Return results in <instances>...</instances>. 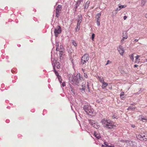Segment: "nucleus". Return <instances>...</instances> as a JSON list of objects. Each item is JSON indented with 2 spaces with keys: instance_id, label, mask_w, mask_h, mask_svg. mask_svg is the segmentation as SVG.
<instances>
[{
  "instance_id": "obj_1",
  "label": "nucleus",
  "mask_w": 147,
  "mask_h": 147,
  "mask_svg": "<svg viewBox=\"0 0 147 147\" xmlns=\"http://www.w3.org/2000/svg\"><path fill=\"white\" fill-rule=\"evenodd\" d=\"M83 79L82 78L80 77V74L78 73L76 76L69 78V81L71 83L74 85H78L80 80Z\"/></svg>"
},
{
  "instance_id": "obj_2",
  "label": "nucleus",
  "mask_w": 147,
  "mask_h": 147,
  "mask_svg": "<svg viewBox=\"0 0 147 147\" xmlns=\"http://www.w3.org/2000/svg\"><path fill=\"white\" fill-rule=\"evenodd\" d=\"M101 122L103 126L104 127L108 129H112L114 126H115L114 124V123L109 120H107L106 119H102Z\"/></svg>"
},
{
  "instance_id": "obj_3",
  "label": "nucleus",
  "mask_w": 147,
  "mask_h": 147,
  "mask_svg": "<svg viewBox=\"0 0 147 147\" xmlns=\"http://www.w3.org/2000/svg\"><path fill=\"white\" fill-rule=\"evenodd\" d=\"M83 109L85 112L89 115L93 116L95 114V112H94V110L90 105H84L83 107Z\"/></svg>"
},
{
  "instance_id": "obj_4",
  "label": "nucleus",
  "mask_w": 147,
  "mask_h": 147,
  "mask_svg": "<svg viewBox=\"0 0 147 147\" xmlns=\"http://www.w3.org/2000/svg\"><path fill=\"white\" fill-rule=\"evenodd\" d=\"M89 59V55L87 54H84L82 57L81 63L83 65L86 63Z\"/></svg>"
},
{
  "instance_id": "obj_5",
  "label": "nucleus",
  "mask_w": 147,
  "mask_h": 147,
  "mask_svg": "<svg viewBox=\"0 0 147 147\" xmlns=\"http://www.w3.org/2000/svg\"><path fill=\"white\" fill-rule=\"evenodd\" d=\"M62 30L61 27L59 26H57L55 28L54 33L55 36L57 37L58 36L61 32Z\"/></svg>"
},
{
  "instance_id": "obj_6",
  "label": "nucleus",
  "mask_w": 147,
  "mask_h": 147,
  "mask_svg": "<svg viewBox=\"0 0 147 147\" xmlns=\"http://www.w3.org/2000/svg\"><path fill=\"white\" fill-rule=\"evenodd\" d=\"M88 121L89 123L92 125L94 127L96 128H98L100 127V126L99 125L95 123L94 121L91 119H89Z\"/></svg>"
},
{
  "instance_id": "obj_7",
  "label": "nucleus",
  "mask_w": 147,
  "mask_h": 147,
  "mask_svg": "<svg viewBox=\"0 0 147 147\" xmlns=\"http://www.w3.org/2000/svg\"><path fill=\"white\" fill-rule=\"evenodd\" d=\"M56 46L57 47L56 50L57 51H59L61 53H62L64 50L63 46L62 45H60L59 47L58 43H56Z\"/></svg>"
},
{
  "instance_id": "obj_8",
  "label": "nucleus",
  "mask_w": 147,
  "mask_h": 147,
  "mask_svg": "<svg viewBox=\"0 0 147 147\" xmlns=\"http://www.w3.org/2000/svg\"><path fill=\"white\" fill-rule=\"evenodd\" d=\"M101 16L100 13H98L96 16V19L97 25L99 26L100 25V19Z\"/></svg>"
},
{
  "instance_id": "obj_9",
  "label": "nucleus",
  "mask_w": 147,
  "mask_h": 147,
  "mask_svg": "<svg viewBox=\"0 0 147 147\" xmlns=\"http://www.w3.org/2000/svg\"><path fill=\"white\" fill-rule=\"evenodd\" d=\"M117 49L120 54L121 55H123L124 52V50L122 46L121 45H119L117 48Z\"/></svg>"
},
{
  "instance_id": "obj_10",
  "label": "nucleus",
  "mask_w": 147,
  "mask_h": 147,
  "mask_svg": "<svg viewBox=\"0 0 147 147\" xmlns=\"http://www.w3.org/2000/svg\"><path fill=\"white\" fill-rule=\"evenodd\" d=\"M82 19V17L81 15H78L77 20L78 23H80L81 22Z\"/></svg>"
},
{
  "instance_id": "obj_11",
  "label": "nucleus",
  "mask_w": 147,
  "mask_h": 147,
  "mask_svg": "<svg viewBox=\"0 0 147 147\" xmlns=\"http://www.w3.org/2000/svg\"><path fill=\"white\" fill-rule=\"evenodd\" d=\"M69 90L71 93L73 94H75V91L74 89V88L72 86H70L69 88Z\"/></svg>"
},
{
  "instance_id": "obj_12",
  "label": "nucleus",
  "mask_w": 147,
  "mask_h": 147,
  "mask_svg": "<svg viewBox=\"0 0 147 147\" xmlns=\"http://www.w3.org/2000/svg\"><path fill=\"white\" fill-rule=\"evenodd\" d=\"M139 119L144 122H146V121L143 120H146V121H147V119L144 118V116L142 115H140L139 116Z\"/></svg>"
},
{
  "instance_id": "obj_13",
  "label": "nucleus",
  "mask_w": 147,
  "mask_h": 147,
  "mask_svg": "<svg viewBox=\"0 0 147 147\" xmlns=\"http://www.w3.org/2000/svg\"><path fill=\"white\" fill-rule=\"evenodd\" d=\"M102 85L101 86L102 88L103 89L105 88L107 86H108V84L107 83H106L105 82H104L102 83Z\"/></svg>"
},
{
  "instance_id": "obj_14",
  "label": "nucleus",
  "mask_w": 147,
  "mask_h": 147,
  "mask_svg": "<svg viewBox=\"0 0 147 147\" xmlns=\"http://www.w3.org/2000/svg\"><path fill=\"white\" fill-rule=\"evenodd\" d=\"M143 136L141 134H139L136 136L137 138L141 140H143Z\"/></svg>"
},
{
  "instance_id": "obj_15",
  "label": "nucleus",
  "mask_w": 147,
  "mask_h": 147,
  "mask_svg": "<svg viewBox=\"0 0 147 147\" xmlns=\"http://www.w3.org/2000/svg\"><path fill=\"white\" fill-rule=\"evenodd\" d=\"M98 78L99 81L100 82L102 83L104 82V79L103 77L102 76H98Z\"/></svg>"
},
{
  "instance_id": "obj_16",
  "label": "nucleus",
  "mask_w": 147,
  "mask_h": 147,
  "mask_svg": "<svg viewBox=\"0 0 147 147\" xmlns=\"http://www.w3.org/2000/svg\"><path fill=\"white\" fill-rule=\"evenodd\" d=\"M135 107L133 105L132 106H129L128 109V110H131V111H134L135 110Z\"/></svg>"
},
{
  "instance_id": "obj_17",
  "label": "nucleus",
  "mask_w": 147,
  "mask_h": 147,
  "mask_svg": "<svg viewBox=\"0 0 147 147\" xmlns=\"http://www.w3.org/2000/svg\"><path fill=\"white\" fill-rule=\"evenodd\" d=\"M124 92H122L120 95L121 98L122 99H124Z\"/></svg>"
},
{
  "instance_id": "obj_18",
  "label": "nucleus",
  "mask_w": 147,
  "mask_h": 147,
  "mask_svg": "<svg viewBox=\"0 0 147 147\" xmlns=\"http://www.w3.org/2000/svg\"><path fill=\"white\" fill-rule=\"evenodd\" d=\"M127 38V32H126L125 33H123V38L124 39H126Z\"/></svg>"
},
{
  "instance_id": "obj_19",
  "label": "nucleus",
  "mask_w": 147,
  "mask_h": 147,
  "mask_svg": "<svg viewBox=\"0 0 147 147\" xmlns=\"http://www.w3.org/2000/svg\"><path fill=\"white\" fill-rule=\"evenodd\" d=\"M118 6L121 9L122 8H125L126 7V5H122L120 4H119L118 5Z\"/></svg>"
},
{
  "instance_id": "obj_20",
  "label": "nucleus",
  "mask_w": 147,
  "mask_h": 147,
  "mask_svg": "<svg viewBox=\"0 0 147 147\" xmlns=\"http://www.w3.org/2000/svg\"><path fill=\"white\" fill-rule=\"evenodd\" d=\"M53 68H54V72L56 74V76H57L58 77V78L59 79V80H59V77H60V76H59V74H58V72L56 71L55 70V68H54L53 67Z\"/></svg>"
},
{
  "instance_id": "obj_21",
  "label": "nucleus",
  "mask_w": 147,
  "mask_h": 147,
  "mask_svg": "<svg viewBox=\"0 0 147 147\" xmlns=\"http://www.w3.org/2000/svg\"><path fill=\"white\" fill-rule=\"evenodd\" d=\"M89 3H90V2L88 1H87L86 2V3L85 4V6H84L85 9H87L88 7V6L89 4Z\"/></svg>"
},
{
  "instance_id": "obj_22",
  "label": "nucleus",
  "mask_w": 147,
  "mask_h": 147,
  "mask_svg": "<svg viewBox=\"0 0 147 147\" xmlns=\"http://www.w3.org/2000/svg\"><path fill=\"white\" fill-rule=\"evenodd\" d=\"M94 135L98 139H99L100 138V136L99 134H98L97 133H94Z\"/></svg>"
},
{
  "instance_id": "obj_23",
  "label": "nucleus",
  "mask_w": 147,
  "mask_h": 147,
  "mask_svg": "<svg viewBox=\"0 0 147 147\" xmlns=\"http://www.w3.org/2000/svg\"><path fill=\"white\" fill-rule=\"evenodd\" d=\"M147 0H142L141 2V5L142 6L144 5L146 2Z\"/></svg>"
},
{
  "instance_id": "obj_24",
  "label": "nucleus",
  "mask_w": 147,
  "mask_h": 147,
  "mask_svg": "<svg viewBox=\"0 0 147 147\" xmlns=\"http://www.w3.org/2000/svg\"><path fill=\"white\" fill-rule=\"evenodd\" d=\"M143 140L146 141L147 140V136L144 135L143 136Z\"/></svg>"
},
{
  "instance_id": "obj_25",
  "label": "nucleus",
  "mask_w": 147,
  "mask_h": 147,
  "mask_svg": "<svg viewBox=\"0 0 147 147\" xmlns=\"http://www.w3.org/2000/svg\"><path fill=\"white\" fill-rule=\"evenodd\" d=\"M80 24L78 23L77 25V26L76 28V30L77 31V29H78L79 30L80 28Z\"/></svg>"
},
{
  "instance_id": "obj_26",
  "label": "nucleus",
  "mask_w": 147,
  "mask_h": 147,
  "mask_svg": "<svg viewBox=\"0 0 147 147\" xmlns=\"http://www.w3.org/2000/svg\"><path fill=\"white\" fill-rule=\"evenodd\" d=\"M91 84V82L90 81H89L88 82H87V87L88 89H89L90 87L89 86Z\"/></svg>"
},
{
  "instance_id": "obj_27",
  "label": "nucleus",
  "mask_w": 147,
  "mask_h": 147,
  "mask_svg": "<svg viewBox=\"0 0 147 147\" xmlns=\"http://www.w3.org/2000/svg\"><path fill=\"white\" fill-rule=\"evenodd\" d=\"M61 8H56V12L60 13V11H61Z\"/></svg>"
},
{
  "instance_id": "obj_28",
  "label": "nucleus",
  "mask_w": 147,
  "mask_h": 147,
  "mask_svg": "<svg viewBox=\"0 0 147 147\" xmlns=\"http://www.w3.org/2000/svg\"><path fill=\"white\" fill-rule=\"evenodd\" d=\"M72 43L73 45L75 46H76L77 45V44L76 43L75 41L74 40H72Z\"/></svg>"
},
{
  "instance_id": "obj_29",
  "label": "nucleus",
  "mask_w": 147,
  "mask_h": 147,
  "mask_svg": "<svg viewBox=\"0 0 147 147\" xmlns=\"http://www.w3.org/2000/svg\"><path fill=\"white\" fill-rule=\"evenodd\" d=\"M80 3H81L79 1V0L77 1V3H76L77 6L76 7V8H77V6H79Z\"/></svg>"
},
{
  "instance_id": "obj_30",
  "label": "nucleus",
  "mask_w": 147,
  "mask_h": 147,
  "mask_svg": "<svg viewBox=\"0 0 147 147\" xmlns=\"http://www.w3.org/2000/svg\"><path fill=\"white\" fill-rule=\"evenodd\" d=\"M95 34H93L92 36V40H93L94 38V37Z\"/></svg>"
},
{
  "instance_id": "obj_31",
  "label": "nucleus",
  "mask_w": 147,
  "mask_h": 147,
  "mask_svg": "<svg viewBox=\"0 0 147 147\" xmlns=\"http://www.w3.org/2000/svg\"><path fill=\"white\" fill-rule=\"evenodd\" d=\"M59 14V13L56 12L55 16L58 18V17Z\"/></svg>"
},
{
  "instance_id": "obj_32",
  "label": "nucleus",
  "mask_w": 147,
  "mask_h": 147,
  "mask_svg": "<svg viewBox=\"0 0 147 147\" xmlns=\"http://www.w3.org/2000/svg\"><path fill=\"white\" fill-rule=\"evenodd\" d=\"M124 39L123 38H122V39L121 40V44H123L124 43Z\"/></svg>"
},
{
  "instance_id": "obj_33",
  "label": "nucleus",
  "mask_w": 147,
  "mask_h": 147,
  "mask_svg": "<svg viewBox=\"0 0 147 147\" xmlns=\"http://www.w3.org/2000/svg\"><path fill=\"white\" fill-rule=\"evenodd\" d=\"M105 144L106 146H107L108 147H113V146H111V145H109L108 144H106L105 143Z\"/></svg>"
},
{
  "instance_id": "obj_34",
  "label": "nucleus",
  "mask_w": 147,
  "mask_h": 147,
  "mask_svg": "<svg viewBox=\"0 0 147 147\" xmlns=\"http://www.w3.org/2000/svg\"><path fill=\"white\" fill-rule=\"evenodd\" d=\"M111 63V62L109 60H108L107 61V63H106V64H105V65H107L108 64H109V63Z\"/></svg>"
},
{
  "instance_id": "obj_35",
  "label": "nucleus",
  "mask_w": 147,
  "mask_h": 147,
  "mask_svg": "<svg viewBox=\"0 0 147 147\" xmlns=\"http://www.w3.org/2000/svg\"><path fill=\"white\" fill-rule=\"evenodd\" d=\"M84 76L86 78H87L88 77V76L87 74L85 73H84Z\"/></svg>"
},
{
  "instance_id": "obj_36",
  "label": "nucleus",
  "mask_w": 147,
  "mask_h": 147,
  "mask_svg": "<svg viewBox=\"0 0 147 147\" xmlns=\"http://www.w3.org/2000/svg\"><path fill=\"white\" fill-rule=\"evenodd\" d=\"M62 85L63 87H64V86H65V82H63L62 83Z\"/></svg>"
},
{
  "instance_id": "obj_37",
  "label": "nucleus",
  "mask_w": 147,
  "mask_h": 147,
  "mask_svg": "<svg viewBox=\"0 0 147 147\" xmlns=\"http://www.w3.org/2000/svg\"><path fill=\"white\" fill-rule=\"evenodd\" d=\"M130 59H131V60H133L134 57H133V55H132L130 57Z\"/></svg>"
},
{
  "instance_id": "obj_38",
  "label": "nucleus",
  "mask_w": 147,
  "mask_h": 147,
  "mask_svg": "<svg viewBox=\"0 0 147 147\" xmlns=\"http://www.w3.org/2000/svg\"><path fill=\"white\" fill-rule=\"evenodd\" d=\"M140 57V56H139V55H137V56L136 57V60H139L138 59V58L139 57Z\"/></svg>"
},
{
  "instance_id": "obj_39",
  "label": "nucleus",
  "mask_w": 147,
  "mask_h": 147,
  "mask_svg": "<svg viewBox=\"0 0 147 147\" xmlns=\"http://www.w3.org/2000/svg\"><path fill=\"white\" fill-rule=\"evenodd\" d=\"M61 5H58V6L57 7V8H61Z\"/></svg>"
},
{
  "instance_id": "obj_40",
  "label": "nucleus",
  "mask_w": 147,
  "mask_h": 147,
  "mask_svg": "<svg viewBox=\"0 0 147 147\" xmlns=\"http://www.w3.org/2000/svg\"><path fill=\"white\" fill-rule=\"evenodd\" d=\"M127 18V16H125L123 17V19L124 20H125Z\"/></svg>"
},
{
  "instance_id": "obj_41",
  "label": "nucleus",
  "mask_w": 147,
  "mask_h": 147,
  "mask_svg": "<svg viewBox=\"0 0 147 147\" xmlns=\"http://www.w3.org/2000/svg\"><path fill=\"white\" fill-rule=\"evenodd\" d=\"M120 9H121L120 8H117L116 10V11H118L120 10Z\"/></svg>"
},
{
  "instance_id": "obj_42",
  "label": "nucleus",
  "mask_w": 147,
  "mask_h": 147,
  "mask_svg": "<svg viewBox=\"0 0 147 147\" xmlns=\"http://www.w3.org/2000/svg\"><path fill=\"white\" fill-rule=\"evenodd\" d=\"M131 126L133 128H134L135 127V126L134 125H131Z\"/></svg>"
},
{
  "instance_id": "obj_43",
  "label": "nucleus",
  "mask_w": 147,
  "mask_h": 147,
  "mask_svg": "<svg viewBox=\"0 0 147 147\" xmlns=\"http://www.w3.org/2000/svg\"><path fill=\"white\" fill-rule=\"evenodd\" d=\"M138 40L136 39L134 40V42H138Z\"/></svg>"
},
{
  "instance_id": "obj_44",
  "label": "nucleus",
  "mask_w": 147,
  "mask_h": 147,
  "mask_svg": "<svg viewBox=\"0 0 147 147\" xmlns=\"http://www.w3.org/2000/svg\"><path fill=\"white\" fill-rule=\"evenodd\" d=\"M138 65H134V67H138Z\"/></svg>"
},
{
  "instance_id": "obj_45",
  "label": "nucleus",
  "mask_w": 147,
  "mask_h": 147,
  "mask_svg": "<svg viewBox=\"0 0 147 147\" xmlns=\"http://www.w3.org/2000/svg\"><path fill=\"white\" fill-rule=\"evenodd\" d=\"M83 0H79V1L81 3V2H83Z\"/></svg>"
},
{
  "instance_id": "obj_46",
  "label": "nucleus",
  "mask_w": 147,
  "mask_h": 147,
  "mask_svg": "<svg viewBox=\"0 0 147 147\" xmlns=\"http://www.w3.org/2000/svg\"><path fill=\"white\" fill-rule=\"evenodd\" d=\"M96 102H97V103H100V101H99L98 100H97L96 101Z\"/></svg>"
},
{
  "instance_id": "obj_47",
  "label": "nucleus",
  "mask_w": 147,
  "mask_h": 147,
  "mask_svg": "<svg viewBox=\"0 0 147 147\" xmlns=\"http://www.w3.org/2000/svg\"><path fill=\"white\" fill-rule=\"evenodd\" d=\"M145 17L146 18H147V14L145 15Z\"/></svg>"
},
{
  "instance_id": "obj_48",
  "label": "nucleus",
  "mask_w": 147,
  "mask_h": 147,
  "mask_svg": "<svg viewBox=\"0 0 147 147\" xmlns=\"http://www.w3.org/2000/svg\"><path fill=\"white\" fill-rule=\"evenodd\" d=\"M129 142L130 144L132 143V142L131 141H129Z\"/></svg>"
},
{
  "instance_id": "obj_49",
  "label": "nucleus",
  "mask_w": 147,
  "mask_h": 147,
  "mask_svg": "<svg viewBox=\"0 0 147 147\" xmlns=\"http://www.w3.org/2000/svg\"><path fill=\"white\" fill-rule=\"evenodd\" d=\"M82 90H85V88H84H84H82Z\"/></svg>"
},
{
  "instance_id": "obj_50",
  "label": "nucleus",
  "mask_w": 147,
  "mask_h": 147,
  "mask_svg": "<svg viewBox=\"0 0 147 147\" xmlns=\"http://www.w3.org/2000/svg\"><path fill=\"white\" fill-rule=\"evenodd\" d=\"M112 117L113 118H116L115 117V116H112Z\"/></svg>"
},
{
  "instance_id": "obj_51",
  "label": "nucleus",
  "mask_w": 147,
  "mask_h": 147,
  "mask_svg": "<svg viewBox=\"0 0 147 147\" xmlns=\"http://www.w3.org/2000/svg\"><path fill=\"white\" fill-rule=\"evenodd\" d=\"M138 60H136V62H139V61H138Z\"/></svg>"
},
{
  "instance_id": "obj_52",
  "label": "nucleus",
  "mask_w": 147,
  "mask_h": 147,
  "mask_svg": "<svg viewBox=\"0 0 147 147\" xmlns=\"http://www.w3.org/2000/svg\"><path fill=\"white\" fill-rule=\"evenodd\" d=\"M102 147H104V146H105L103 145H102Z\"/></svg>"
},
{
  "instance_id": "obj_53",
  "label": "nucleus",
  "mask_w": 147,
  "mask_h": 147,
  "mask_svg": "<svg viewBox=\"0 0 147 147\" xmlns=\"http://www.w3.org/2000/svg\"><path fill=\"white\" fill-rule=\"evenodd\" d=\"M144 121H146V120H143Z\"/></svg>"
},
{
  "instance_id": "obj_54",
  "label": "nucleus",
  "mask_w": 147,
  "mask_h": 147,
  "mask_svg": "<svg viewBox=\"0 0 147 147\" xmlns=\"http://www.w3.org/2000/svg\"><path fill=\"white\" fill-rule=\"evenodd\" d=\"M72 63H73V62H72Z\"/></svg>"
},
{
  "instance_id": "obj_55",
  "label": "nucleus",
  "mask_w": 147,
  "mask_h": 147,
  "mask_svg": "<svg viewBox=\"0 0 147 147\" xmlns=\"http://www.w3.org/2000/svg\"><path fill=\"white\" fill-rule=\"evenodd\" d=\"M113 147H115L114 146H113Z\"/></svg>"
}]
</instances>
